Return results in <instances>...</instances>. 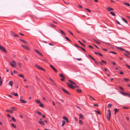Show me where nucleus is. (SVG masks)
<instances>
[{
  "label": "nucleus",
  "instance_id": "9b49d317",
  "mask_svg": "<svg viewBox=\"0 0 130 130\" xmlns=\"http://www.w3.org/2000/svg\"><path fill=\"white\" fill-rule=\"evenodd\" d=\"M34 51L36 52L38 54L42 56V53L40 52L38 50H36V49H34Z\"/></svg>",
  "mask_w": 130,
  "mask_h": 130
},
{
  "label": "nucleus",
  "instance_id": "774afa93",
  "mask_svg": "<svg viewBox=\"0 0 130 130\" xmlns=\"http://www.w3.org/2000/svg\"><path fill=\"white\" fill-rule=\"evenodd\" d=\"M124 80L126 81H129V79H125Z\"/></svg>",
  "mask_w": 130,
  "mask_h": 130
},
{
  "label": "nucleus",
  "instance_id": "2f4dec72",
  "mask_svg": "<svg viewBox=\"0 0 130 130\" xmlns=\"http://www.w3.org/2000/svg\"><path fill=\"white\" fill-rule=\"evenodd\" d=\"M59 76L60 77H62L63 78H65V77L62 74H59Z\"/></svg>",
  "mask_w": 130,
  "mask_h": 130
},
{
  "label": "nucleus",
  "instance_id": "f8f14e48",
  "mask_svg": "<svg viewBox=\"0 0 130 130\" xmlns=\"http://www.w3.org/2000/svg\"><path fill=\"white\" fill-rule=\"evenodd\" d=\"M21 46L23 48H24L26 50H29V47L26 46H25V45H21Z\"/></svg>",
  "mask_w": 130,
  "mask_h": 130
},
{
  "label": "nucleus",
  "instance_id": "2eb2a0df",
  "mask_svg": "<svg viewBox=\"0 0 130 130\" xmlns=\"http://www.w3.org/2000/svg\"><path fill=\"white\" fill-rule=\"evenodd\" d=\"M38 122L41 125H44L45 124L44 123V122L43 121H39Z\"/></svg>",
  "mask_w": 130,
  "mask_h": 130
},
{
  "label": "nucleus",
  "instance_id": "bb28decb",
  "mask_svg": "<svg viewBox=\"0 0 130 130\" xmlns=\"http://www.w3.org/2000/svg\"><path fill=\"white\" fill-rule=\"evenodd\" d=\"M95 112H96V113H97V114H98L101 115V112L99 111H98V110L97 111V110H95Z\"/></svg>",
  "mask_w": 130,
  "mask_h": 130
},
{
  "label": "nucleus",
  "instance_id": "6e6552de",
  "mask_svg": "<svg viewBox=\"0 0 130 130\" xmlns=\"http://www.w3.org/2000/svg\"><path fill=\"white\" fill-rule=\"evenodd\" d=\"M61 89L62 90V91L65 93L69 95H70V93L69 92L67 91V90H66V89H64L63 88H62Z\"/></svg>",
  "mask_w": 130,
  "mask_h": 130
},
{
  "label": "nucleus",
  "instance_id": "f257e3e1",
  "mask_svg": "<svg viewBox=\"0 0 130 130\" xmlns=\"http://www.w3.org/2000/svg\"><path fill=\"white\" fill-rule=\"evenodd\" d=\"M68 81L69 82L71 83V84L69 83H67L66 84L68 86L71 88L73 89H74L75 87L73 86V84L76 85V84L75 82L70 80H68Z\"/></svg>",
  "mask_w": 130,
  "mask_h": 130
},
{
  "label": "nucleus",
  "instance_id": "f03ea898",
  "mask_svg": "<svg viewBox=\"0 0 130 130\" xmlns=\"http://www.w3.org/2000/svg\"><path fill=\"white\" fill-rule=\"evenodd\" d=\"M68 81L69 82L71 83V84L69 83H67L66 84L68 86L71 88L73 89H74L75 87L73 86V84L76 85V84L75 82L70 80H68Z\"/></svg>",
  "mask_w": 130,
  "mask_h": 130
},
{
  "label": "nucleus",
  "instance_id": "393cba45",
  "mask_svg": "<svg viewBox=\"0 0 130 130\" xmlns=\"http://www.w3.org/2000/svg\"><path fill=\"white\" fill-rule=\"evenodd\" d=\"M112 106V105L111 104H109L107 105V107L108 108H110Z\"/></svg>",
  "mask_w": 130,
  "mask_h": 130
},
{
  "label": "nucleus",
  "instance_id": "c756f323",
  "mask_svg": "<svg viewBox=\"0 0 130 130\" xmlns=\"http://www.w3.org/2000/svg\"><path fill=\"white\" fill-rule=\"evenodd\" d=\"M49 79L55 85H56L54 81L51 78H49Z\"/></svg>",
  "mask_w": 130,
  "mask_h": 130
},
{
  "label": "nucleus",
  "instance_id": "69168bd1",
  "mask_svg": "<svg viewBox=\"0 0 130 130\" xmlns=\"http://www.w3.org/2000/svg\"><path fill=\"white\" fill-rule=\"evenodd\" d=\"M7 115L8 116V117L9 118H10L11 117V116L9 114H7Z\"/></svg>",
  "mask_w": 130,
  "mask_h": 130
},
{
  "label": "nucleus",
  "instance_id": "473e14b6",
  "mask_svg": "<svg viewBox=\"0 0 130 130\" xmlns=\"http://www.w3.org/2000/svg\"><path fill=\"white\" fill-rule=\"evenodd\" d=\"M35 102L36 103H37L38 104H40V103H41V102L40 101V100H36L35 101Z\"/></svg>",
  "mask_w": 130,
  "mask_h": 130
},
{
  "label": "nucleus",
  "instance_id": "7c9ffc66",
  "mask_svg": "<svg viewBox=\"0 0 130 130\" xmlns=\"http://www.w3.org/2000/svg\"><path fill=\"white\" fill-rule=\"evenodd\" d=\"M78 42H79V43H80L81 44H82L83 46L84 47H85L86 46L83 43L81 42L80 41L78 40Z\"/></svg>",
  "mask_w": 130,
  "mask_h": 130
},
{
  "label": "nucleus",
  "instance_id": "0e129e2a",
  "mask_svg": "<svg viewBox=\"0 0 130 130\" xmlns=\"http://www.w3.org/2000/svg\"><path fill=\"white\" fill-rule=\"evenodd\" d=\"M13 72L14 74H16L17 73V71L16 70H14L13 71Z\"/></svg>",
  "mask_w": 130,
  "mask_h": 130
},
{
  "label": "nucleus",
  "instance_id": "ea45409f",
  "mask_svg": "<svg viewBox=\"0 0 130 130\" xmlns=\"http://www.w3.org/2000/svg\"><path fill=\"white\" fill-rule=\"evenodd\" d=\"M65 123H66L65 121L64 120H63L62 121V126H63L64 125Z\"/></svg>",
  "mask_w": 130,
  "mask_h": 130
},
{
  "label": "nucleus",
  "instance_id": "0eeeda50",
  "mask_svg": "<svg viewBox=\"0 0 130 130\" xmlns=\"http://www.w3.org/2000/svg\"><path fill=\"white\" fill-rule=\"evenodd\" d=\"M0 50L5 53H7V51L5 48L2 46H0Z\"/></svg>",
  "mask_w": 130,
  "mask_h": 130
},
{
  "label": "nucleus",
  "instance_id": "5fc2aeb1",
  "mask_svg": "<svg viewBox=\"0 0 130 130\" xmlns=\"http://www.w3.org/2000/svg\"><path fill=\"white\" fill-rule=\"evenodd\" d=\"M119 88L121 90H124V89L122 87H121V86H119Z\"/></svg>",
  "mask_w": 130,
  "mask_h": 130
},
{
  "label": "nucleus",
  "instance_id": "412c9836",
  "mask_svg": "<svg viewBox=\"0 0 130 130\" xmlns=\"http://www.w3.org/2000/svg\"><path fill=\"white\" fill-rule=\"evenodd\" d=\"M119 109H117V108H116L114 109V111H115V112H114V114L116 115V113L117 112H118L119 111Z\"/></svg>",
  "mask_w": 130,
  "mask_h": 130
},
{
  "label": "nucleus",
  "instance_id": "423d86ee",
  "mask_svg": "<svg viewBox=\"0 0 130 130\" xmlns=\"http://www.w3.org/2000/svg\"><path fill=\"white\" fill-rule=\"evenodd\" d=\"M119 49L121 51H124L125 52L127 53L128 54L130 55V52L128 51L125 50V49L121 47H119Z\"/></svg>",
  "mask_w": 130,
  "mask_h": 130
},
{
  "label": "nucleus",
  "instance_id": "37998d69",
  "mask_svg": "<svg viewBox=\"0 0 130 130\" xmlns=\"http://www.w3.org/2000/svg\"><path fill=\"white\" fill-rule=\"evenodd\" d=\"M80 48L84 52H86V50L84 48H83V47H80Z\"/></svg>",
  "mask_w": 130,
  "mask_h": 130
},
{
  "label": "nucleus",
  "instance_id": "4be33fe9",
  "mask_svg": "<svg viewBox=\"0 0 130 130\" xmlns=\"http://www.w3.org/2000/svg\"><path fill=\"white\" fill-rule=\"evenodd\" d=\"M79 118L80 119H84L83 116L81 114H79Z\"/></svg>",
  "mask_w": 130,
  "mask_h": 130
},
{
  "label": "nucleus",
  "instance_id": "603ef678",
  "mask_svg": "<svg viewBox=\"0 0 130 130\" xmlns=\"http://www.w3.org/2000/svg\"><path fill=\"white\" fill-rule=\"evenodd\" d=\"M102 49L104 51L107 52L108 51V50L106 48H102Z\"/></svg>",
  "mask_w": 130,
  "mask_h": 130
},
{
  "label": "nucleus",
  "instance_id": "f3484780",
  "mask_svg": "<svg viewBox=\"0 0 130 130\" xmlns=\"http://www.w3.org/2000/svg\"><path fill=\"white\" fill-rule=\"evenodd\" d=\"M76 91L79 93H81L82 92V90L81 89L78 88L76 89Z\"/></svg>",
  "mask_w": 130,
  "mask_h": 130
},
{
  "label": "nucleus",
  "instance_id": "b1692460",
  "mask_svg": "<svg viewBox=\"0 0 130 130\" xmlns=\"http://www.w3.org/2000/svg\"><path fill=\"white\" fill-rule=\"evenodd\" d=\"M60 31L61 33L63 35H66V33L63 31L61 29L60 30Z\"/></svg>",
  "mask_w": 130,
  "mask_h": 130
},
{
  "label": "nucleus",
  "instance_id": "a878e982",
  "mask_svg": "<svg viewBox=\"0 0 130 130\" xmlns=\"http://www.w3.org/2000/svg\"><path fill=\"white\" fill-rule=\"evenodd\" d=\"M50 26L53 28H55L56 26L53 24L51 23L50 24Z\"/></svg>",
  "mask_w": 130,
  "mask_h": 130
},
{
  "label": "nucleus",
  "instance_id": "5701e85b",
  "mask_svg": "<svg viewBox=\"0 0 130 130\" xmlns=\"http://www.w3.org/2000/svg\"><path fill=\"white\" fill-rule=\"evenodd\" d=\"M2 79L1 77L0 76V86H1L2 84Z\"/></svg>",
  "mask_w": 130,
  "mask_h": 130
},
{
  "label": "nucleus",
  "instance_id": "58836bf2",
  "mask_svg": "<svg viewBox=\"0 0 130 130\" xmlns=\"http://www.w3.org/2000/svg\"><path fill=\"white\" fill-rule=\"evenodd\" d=\"M79 123L81 125H82L83 123V122L82 121L79 120Z\"/></svg>",
  "mask_w": 130,
  "mask_h": 130
},
{
  "label": "nucleus",
  "instance_id": "f704fd0d",
  "mask_svg": "<svg viewBox=\"0 0 130 130\" xmlns=\"http://www.w3.org/2000/svg\"><path fill=\"white\" fill-rule=\"evenodd\" d=\"M110 13L112 15L115 16L116 15V14L113 12H110Z\"/></svg>",
  "mask_w": 130,
  "mask_h": 130
},
{
  "label": "nucleus",
  "instance_id": "a18cd8bd",
  "mask_svg": "<svg viewBox=\"0 0 130 130\" xmlns=\"http://www.w3.org/2000/svg\"><path fill=\"white\" fill-rule=\"evenodd\" d=\"M36 112L37 113H38L40 115H42V113L41 112H40L39 111H37Z\"/></svg>",
  "mask_w": 130,
  "mask_h": 130
},
{
  "label": "nucleus",
  "instance_id": "9d476101",
  "mask_svg": "<svg viewBox=\"0 0 130 130\" xmlns=\"http://www.w3.org/2000/svg\"><path fill=\"white\" fill-rule=\"evenodd\" d=\"M50 67L51 68L56 72L57 73V71L56 69L52 65L50 64Z\"/></svg>",
  "mask_w": 130,
  "mask_h": 130
},
{
  "label": "nucleus",
  "instance_id": "4c0bfd02",
  "mask_svg": "<svg viewBox=\"0 0 130 130\" xmlns=\"http://www.w3.org/2000/svg\"><path fill=\"white\" fill-rule=\"evenodd\" d=\"M20 40L21 41H22L24 43L26 44H27V42L25 41V40H22V39H20Z\"/></svg>",
  "mask_w": 130,
  "mask_h": 130
},
{
  "label": "nucleus",
  "instance_id": "7ed1b4c3",
  "mask_svg": "<svg viewBox=\"0 0 130 130\" xmlns=\"http://www.w3.org/2000/svg\"><path fill=\"white\" fill-rule=\"evenodd\" d=\"M111 116V113L110 109H109L107 111V113L106 115V117L108 121H109L110 120V118Z\"/></svg>",
  "mask_w": 130,
  "mask_h": 130
},
{
  "label": "nucleus",
  "instance_id": "dca6fc26",
  "mask_svg": "<svg viewBox=\"0 0 130 130\" xmlns=\"http://www.w3.org/2000/svg\"><path fill=\"white\" fill-rule=\"evenodd\" d=\"M94 53L96 55H99V56H103V55L102 54L100 53L96 52H94Z\"/></svg>",
  "mask_w": 130,
  "mask_h": 130
},
{
  "label": "nucleus",
  "instance_id": "e2e57ef3",
  "mask_svg": "<svg viewBox=\"0 0 130 130\" xmlns=\"http://www.w3.org/2000/svg\"><path fill=\"white\" fill-rule=\"evenodd\" d=\"M126 66H127L128 68L130 69V66H129L127 64H126Z\"/></svg>",
  "mask_w": 130,
  "mask_h": 130
},
{
  "label": "nucleus",
  "instance_id": "1a4fd4ad",
  "mask_svg": "<svg viewBox=\"0 0 130 130\" xmlns=\"http://www.w3.org/2000/svg\"><path fill=\"white\" fill-rule=\"evenodd\" d=\"M21 97H22L21 96L20 99V100H19V101H20V103H23V104H25V103H26L27 102V101H26L22 100L21 99Z\"/></svg>",
  "mask_w": 130,
  "mask_h": 130
},
{
  "label": "nucleus",
  "instance_id": "a211bd4d",
  "mask_svg": "<svg viewBox=\"0 0 130 130\" xmlns=\"http://www.w3.org/2000/svg\"><path fill=\"white\" fill-rule=\"evenodd\" d=\"M107 10L108 11L113 10V9L110 7H107Z\"/></svg>",
  "mask_w": 130,
  "mask_h": 130
},
{
  "label": "nucleus",
  "instance_id": "13d9d810",
  "mask_svg": "<svg viewBox=\"0 0 130 130\" xmlns=\"http://www.w3.org/2000/svg\"><path fill=\"white\" fill-rule=\"evenodd\" d=\"M68 31L70 34H71L72 35H73V34L69 30H68Z\"/></svg>",
  "mask_w": 130,
  "mask_h": 130
},
{
  "label": "nucleus",
  "instance_id": "20e7f679",
  "mask_svg": "<svg viewBox=\"0 0 130 130\" xmlns=\"http://www.w3.org/2000/svg\"><path fill=\"white\" fill-rule=\"evenodd\" d=\"M35 66L36 68H37L38 69L41 70L42 71H44V72H45V70L44 69V68H43L41 67L40 66H39V65H38L37 64H35Z\"/></svg>",
  "mask_w": 130,
  "mask_h": 130
},
{
  "label": "nucleus",
  "instance_id": "bf43d9fd",
  "mask_svg": "<svg viewBox=\"0 0 130 130\" xmlns=\"http://www.w3.org/2000/svg\"><path fill=\"white\" fill-rule=\"evenodd\" d=\"M89 48H91V49H93V47L91 45H89Z\"/></svg>",
  "mask_w": 130,
  "mask_h": 130
},
{
  "label": "nucleus",
  "instance_id": "4d7b16f0",
  "mask_svg": "<svg viewBox=\"0 0 130 130\" xmlns=\"http://www.w3.org/2000/svg\"><path fill=\"white\" fill-rule=\"evenodd\" d=\"M23 58H24V59H25V60H26L27 61L28 60V59L26 57H23Z\"/></svg>",
  "mask_w": 130,
  "mask_h": 130
},
{
  "label": "nucleus",
  "instance_id": "cd10ccee",
  "mask_svg": "<svg viewBox=\"0 0 130 130\" xmlns=\"http://www.w3.org/2000/svg\"><path fill=\"white\" fill-rule=\"evenodd\" d=\"M124 21L125 23H126L127 24H128L126 20L124 18H121Z\"/></svg>",
  "mask_w": 130,
  "mask_h": 130
},
{
  "label": "nucleus",
  "instance_id": "a19ab883",
  "mask_svg": "<svg viewBox=\"0 0 130 130\" xmlns=\"http://www.w3.org/2000/svg\"><path fill=\"white\" fill-rule=\"evenodd\" d=\"M124 55H125V56H126V57L129 58H130V56L128 55L129 54H126L124 53Z\"/></svg>",
  "mask_w": 130,
  "mask_h": 130
},
{
  "label": "nucleus",
  "instance_id": "72a5a7b5",
  "mask_svg": "<svg viewBox=\"0 0 130 130\" xmlns=\"http://www.w3.org/2000/svg\"><path fill=\"white\" fill-rule=\"evenodd\" d=\"M123 3L124 5L127 6H130V5L129 3Z\"/></svg>",
  "mask_w": 130,
  "mask_h": 130
},
{
  "label": "nucleus",
  "instance_id": "ddd939ff",
  "mask_svg": "<svg viewBox=\"0 0 130 130\" xmlns=\"http://www.w3.org/2000/svg\"><path fill=\"white\" fill-rule=\"evenodd\" d=\"M10 109L12 111H16L17 110V109L16 108L14 107H11Z\"/></svg>",
  "mask_w": 130,
  "mask_h": 130
},
{
  "label": "nucleus",
  "instance_id": "39448f33",
  "mask_svg": "<svg viewBox=\"0 0 130 130\" xmlns=\"http://www.w3.org/2000/svg\"><path fill=\"white\" fill-rule=\"evenodd\" d=\"M121 92L122 94L125 96H128L130 98V94L128 93H125L121 91Z\"/></svg>",
  "mask_w": 130,
  "mask_h": 130
},
{
  "label": "nucleus",
  "instance_id": "49530a36",
  "mask_svg": "<svg viewBox=\"0 0 130 130\" xmlns=\"http://www.w3.org/2000/svg\"><path fill=\"white\" fill-rule=\"evenodd\" d=\"M85 9L86 10L88 11L89 12H91V11L90 9H89L87 8H85Z\"/></svg>",
  "mask_w": 130,
  "mask_h": 130
},
{
  "label": "nucleus",
  "instance_id": "c03bdc74",
  "mask_svg": "<svg viewBox=\"0 0 130 130\" xmlns=\"http://www.w3.org/2000/svg\"><path fill=\"white\" fill-rule=\"evenodd\" d=\"M63 119H64L66 120L68 118L67 117H66L65 116H63Z\"/></svg>",
  "mask_w": 130,
  "mask_h": 130
},
{
  "label": "nucleus",
  "instance_id": "6ab92c4d",
  "mask_svg": "<svg viewBox=\"0 0 130 130\" xmlns=\"http://www.w3.org/2000/svg\"><path fill=\"white\" fill-rule=\"evenodd\" d=\"M9 84L12 87V85H13V81H10L9 82Z\"/></svg>",
  "mask_w": 130,
  "mask_h": 130
},
{
  "label": "nucleus",
  "instance_id": "79ce46f5",
  "mask_svg": "<svg viewBox=\"0 0 130 130\" xmlns=\"http://www.w3.org/2000/svg\"><path fill=\"white\" fill-rule=\"evenodd\" d=\"M11 126L14 128H16V125L14 124H11Z\"/></svg>",
  "mask_w": 130,
  "mask_h": 130
},
{
  "label": "nucleus",
  "instance_id": "c85d7f7f",
  "mask_svg": "<svg viewBox=\"0 0 130 130\" xmlns=\"http://www.w3.org/2000/svg\"><path fill=\"white\" fill-rule=\"evenodd\" d=\"M39 106L40 107L42 108H43L44 107V105L41 102L40 103Z\"/></svg>",
  "mask_w": 130,
  "mask_h": 130
},
{
  "label": "nucleus",
  "instance_id": "4468645a",
  "mask_svg": "<svg viewBox=\"0 0 130 130\" xmlns=\"http://www.w3.org/2000/svg\"><path fill=\"white\" fill-rule=\"evenodd\" d=\"M11 33L12 35L14 37H19V36L18 35H17L14 32L11 31Z\"/></svg>",
  "mask_w": 130,
  "mask_h": 130
},
{
  "label": "nucleus",
  "instance_id": "de8ad7c7",
  "mask_svg": "<svg viewBox=\"0 0 130 130\" xmlns=\"http://www.w3.org/2000/svg\"><path fill=\"white\" fill-rule=\"evenodd\" d=\"M18 76L19 77H22V78H24V76H23V75H22V74L18 75Z\"/></svg>",
  "mask_w": 130,
  "mask_h": 130
},
{
  "label": "nucleus",
  "instance_id": "c9c22d12",
  "mask_svg": "<svg viewBox=\"0 0 130 130\" xmlns=\"http://www.w3.org/2000/svg\"><path fill=\"white\" fill-rule=\"evenodd\" d=\"M88 56L91 59H92L93 61H94L95 60V59L90 55H88Z\"/></svg>",
  "mask_w": 130,
  "mask_h": 130
},
{
  "label": "nucleus",
  "instance_id": "09e8293b",
  "mask_svg": "<svg viewBox=\"0 0 130 130\" xmlns=\"http://www.w3.org/2000/svg\"><path fill=\"white\" fill-rule=\"evenodd\" d=\"M11 118H12V120L13 121H14V122H15L16 121V120L13 117H12Z\"/></svg>",
  "mask_w": 130,
  "mask_h": 130
},
{
  "label": "nucleus",
  "instance_id": "6e6d98bb",
  "mask_svg": "<svg viewBox=\"0 0 130 130\" xmlns=\"http://www.w3.org/2000/svg\"><path fill=\"white\" fill-rule=\"evenodd\" d=\"M101 62L104 63L105 64H107V62L105 61L104 60H101Z\"/></svg>",
  "mask_w": 130,
  "mask_h": 130
},
{
  "label": "nucleus",
  "instance_id": "864d4df0",
  "mask_svg": "<svg viewBox=\"0 0 130 130\" xmlns=\"http://www.w3.org/2000/svg\"><path fill=\"white\" fill-rule=\"evenodd\" d=\"M110 53H111L112 54H117L115 52H112V51H110L109 52Z\"/></svg>",
  "mask_w": 130,
  "mask_h": 130
},
{
  "label": "nucleus",
  "instance_id": "e433bc0d",
  "mask_svg": "<svg viewBox=\"0 0 130 130\" xmlns=\"http://www.w3.org/2000/svg\"><path fill=\"white\" fill-rule=\"evenodd\" d=\"M10 64L11 65V66L13 68L15 67V65H14V64L12 63L11 62H10Z\"/></svg>",
  "mask_w": 130,
  "mask_h": 130
},
{
  "label": "nucleus",
  "instance_id": "680f3d73",
  "mask_svg": "<svg viewBox=\"0 0 130 130\" xmlns=\"http://www.w3.org/2000/svg\"><path fill=\"white\" fill-rule=\"evenodd\" d=\"M94 62L97 65H98L99 64V63L95 60L94 61Z\"/></svg>",
  "mask_w": 130,
  "mask_h": 130
},
{
  "label": "nucleus",
  "instance_id": "052dcab7",
  "mask_svg": "<svg viewBox=\"0 0 130 130\" xmlns=\"http://www.w3.org/2000/svg\"><path fill=\"white\" fill-rule=\"evenodd\" d=\"M123 109H129V108L128 107H123Z\"/></svg>",
  "mask_w": 130,
  "mask_h": 130
},
{
  "label": "nucleus",
  "instance_id": "aec40b11",
  "mask_svg": "<svg viewBox=\"0 0 130 130\" xmlns=\"http://www.w3.org/2000/svg\"><path fill=\"white\" fill-rule=\"evenodd\" d=\"M11 94L12 95H14L15 96H18V93H15L14 92H12L11 93Z\"/></svg>",
  "mask_w": 130,
  "mask_h": 130
},
{
  "label": "nucleus",
  "instance_id": "3c124183",
  "mask_svg": "<svg viewBox=\"0 0 130 130\" xmlns=\"http://www.w3.org/2000/svg\"><path fill=\"white\" fill-rule=\"evenodd\" d=\"M75 46L76 47L80 48V46H78V45H77V44H76V43H75Z\"/></svg>",
  "mask_w": 130,
  "mask_h": 130
},
{
  "label": "nucleus",
  "instance_id": "338daca9",
  "mask_svg": "<svg viewBox=\"0 0 130 130\" xmlns=\"http://www.w3.org/2000/svg\"><path fill=\"white\" fill-rule=\"evenodd\" d=\"M119 73L120 74L123 75L124 74V73L123 72H120Z\"/></svg>",
  "mask_w": 130,
  "mask_h": 130
},
{
  "label": "nucleus",
  "instance_id": "8fccbe9b",
  "mask_svg": "<svg viewBox=\"0 0 130 130\" xmlns=\"http://www.w3.org/2000/svg\"><path fill=\"white\" fill-rule=\"evenodd\" d=\"M64 38L65 39H67L70 42L71 41V40L68 37H65Z\"/></svg>",
  "mask_w": 130,
  "mask_h": 130
}]
</instances>
